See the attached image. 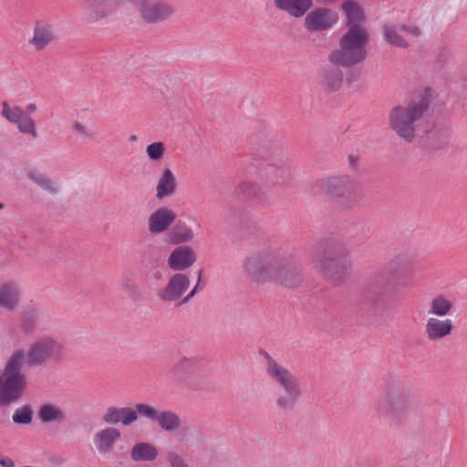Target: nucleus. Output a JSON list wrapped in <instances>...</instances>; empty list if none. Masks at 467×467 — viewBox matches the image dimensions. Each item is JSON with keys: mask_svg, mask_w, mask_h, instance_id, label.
<instances>
[{"mask_svg": "<svg viewBox=\"0 0 467 467\" xmlns=\"http://www.w3.org/2000/svg\"><path fill=\"white\" fill-rule=\"evenodd\" d=\"M137 410L141 416L155 421L161 430L167 432H175L182 427V419L174 411L160 410L144 403L137 404Z\"/></svg>", "mask_w": 467, "mask_h": 467, "instance_id": "nucleus-11", "label": "nucleus"}, {"mask_svg": "<svg viewBox=\"0 0 467 467\" xmlns=\"http://www.w3.org/2000/svg\"><path fill=\"white\" fill-rule=\"evenodd\" d=\"M73 132L84 142H89L95 140L96 134L87 124L75 120L71 125Z\"/></svg>", "mask_w": 467, "mask_h": 467, "instance_id": "nucleus-33", "label": "nucleus"}, {"mask_svg": "<svg viewBox=\"0 0 467 467\" xmlns=\"http://www.w3.org/2000/svg\"><path fill=\"white\" fill-rule=\"evenodd\" d=\"M198 288H199V282L196 284V285L193 287V289L179 303V305L187 303L190 299H192L195 296Z\"/></svg>", "mask_w": 467, "mask_h": 467, "instance_id": "nucleus-41", "label": "nucleus"}, {"mask_svg": "<svg viewBox=\"0 0 467 467\" xmlns=\"http://www.w3.org/2000/svg\"><path fill=\"white\" fill-rule=\"evenodd\" d=\"M344 254V251L336 246L326 247L316 254L315 266L320 272H330L343 259Z\"/></svg>", "mask_w": 467, "mask_h": 467, "instance_id": "nucleus-23", "label": "nucleus"}, {"mask_svg": "<svg viewBox=\"0 0 467 467\" xmlns=\"http://www.w3.org/2000/svg\"><path fill=\"white\" fill-rule=\"evenodd\" d=\"M244 273L255 284L275 283L294 286L300 281L296 258L276 247H265L246 256L242 263Z\"/></svg>", "mask_w": 467, "mask_h": 467, "instance_id": "nucleus-1", "label": "nucleus"}, {"mask_svg": "<svg viewBox=\"0 0 467 467\" xmlns=\"http://www.w3.org/2000/svg\"><path fill=\"white\" fill-rule=\"evenodd\" d=\"M0 114L8 123L16 125L19 134L32 140L38 138L36 121L21 107L11 105L8 101L4 100L1 102Z\"/></svg>", "mask_w": 467, "mask_h": 467, "instance_id": "nucleus-9", "label": "nucleus"}, {"mask_svg": "<svg viewBox=\"0 0 467 467\" xmlns=\"http://www.w3.org/2000/svg\"><path fill=\"white\" fill-rule=\"evenodd\" d=\"M302 396L300 385L279 390L275 403L282 410H292Z\"/></svg>", "mask_w": 467, "mask_h": 467, "instance_id": "nucleus-28", "label": "nucleus"}, {"mask_svg": "<svg viewBox=\"0 0 467 467\" xmlns=\"http://www.w3.org/2000/svg\"><path fill=\"white\" fill-rule=\"evenodd\" d=\"M197 261L194 249L189 245H178L173 248L167 257V266L170 270L182 273L191 268Z\"/></svg>", "mask_w": 467, "mask_h": 467, "instance_id": "nucleus-17", "label": "nucleus"}, {"mask_svg": "<svg viewBox=\"0 0 467 467\" xmlns=\"http://www.w3.org/2000/svg\"><path fill=\"white\" fill-rule=\"evenodd\" d=\"M38 107L36 103H28L26 106V111L27 113H34L37 110Z\"/></svg>", "mask_w": 467, "mask_h": 467, "instance_id": "nucleus-44", "label": "nucleus"}, {"mask_svg": "<svg viewBox=\"0 0 467 467\" xmlns=\"http://www.w3.org/2000/svg\"><path fill=\"white\" fill-rule=\"evenodd\" d=\"M256 185L252 181L241 182L234 190V194L238 197L252 198L256 195Z\"/></svg>", "mask_w": 467, "mask_h": 467, "instance_id": "nucleus-35", "label": "nucleus"}, {"mask_svg": "<svg viewBox=\"0 0 467 467\" xmlns=\"http://www.w3.org/2000/svg\"><path fill=\"white\" fill-rule=\"evenodd\" d=\"M368 41V33L366 27L348 28L339 40V48L328 54L329 63L348 67L362 62L367 57Z\"/></svg>", "mask_w": 467, "mask_h": 467, "instance_id": "nucleus-3", "label": "nucleus"}, {"mask_svg": "<svg viewBox=\"0 0 467 467\" xmlns=\"http://www.w3.org/2000/svg\"><path fill=\"white\" fill-rule=\"evenodd\" d=\"M200 364L196 358L182 357L178 359L171 371L174 382L182 389L197 388L196 374Z\"/></svg>", "mask_w": 467, "mask_h": 467, "instance_id": "nucleus-12", "label": "nucleus"}, {"mask_svg": "<svg viewBox=\"0 0 467 467\" xmlns=\"http://www.w3.org/2000/svg\"><path fill=\"white\" fill-rule=\"evenodd\" d=\"M137 140L136 136L130 137V140Z\"/></svg>", "mask_w": 467, "mask_h": 467, "instance_id": "nucleus-46", "label": "nucleus"}, {"mask_svg": "<svg viewBox=\"0 0 467 467\" xmlns=\"http://www.w3.org/2000/svg\"><path fill=\"white\" fill-rule=\"evenodd\" d=\"M82 19L87 23L97 22L109 16L115 7V0H78Z\"/></svg>", "mask_w": 467, "mask_h": 467, "instance_id": "nucleus-15", "label": "nucleus"}, {"mask_svg": "<svg viewBox=\"0 0 467 467\" xmlns=\"http://www.w3.org/2000/svg\"><path fill=\"white\" fill-rule=\"evenodd\" d=\"M202 439V431L195 426L190 425L181 430L178 441L184 444H189L194 441H199Z\"/></svg>", "mask_w": 467, "mask_h": 467, "instance_id": "nucleus-34", "label": "nucleus"}, {"mask_svg": "<svg viewBox=\"0 0 467 467\" xmlns=\"http://www.w3.org/2000/svg\"><path fill=\"white\" fill-rule=\"evenodd\" d=\"M265 373L279 390L300 385L296 376L285 366L266 355Z\"/></svg>", "mask_w": 467, "mask_h": 467, "instance_id": "nucleus-14", "label": "nucleus"}, {"mask_svg": "<svg viewBox=\"0 0 467 467\" xmlns=\"http://www.w3.org/2000/svg\"><path fill=\"white\" fill-rule=\"evenodd\" d=\"M176 213L167 207L161 206L153 211L148 217V231L151 234H160L166 232L176 221Z\"/></svg>", "mask_w": 467, "mask_h": 467, "instance_id": "nucleus-19", "label": "nucleus"}, {"mask_svg": "<svg viewBox=\"0 0 467 467\" xmlns=\"http://www.w3.org/2000/svg\"><path fill=\"white\" fill-rule=\"evenodd\" d=\"M316 187L325 194L335 204L348 207L351 204L355 192L354 183L348 177L333 176L318 180Z\"/></svg>", "mask_w": 467, "mask_h": 467, "instance_id": "nucleus-7", "label": "nucleus"}, {"mask_svg": "<svg viewBox=\"0 0 467 467\" xmlns=\"http://www.w3.org/2000/svg\"><path fill=\"white\" fill-rule=\"evenodd\" d=\"M455 310L453 297L447 294H437L433 296L428 304L429 317L448 318Z\"/></svg>", "mask_w": 467, "mask_h": 467, "instance_id": "nucleus-24", "label": "nucleus"}, {"mask_svg": "<svg viewBox=\"0 0 467 467\" xmlns=\"http://www.w3.org/2000/svg\"><path fill=\"white\" fill-rule=\"evenodd\" d=\"M62 354L61 344L49 336L35 339L28 347L26 357L28 364L42 366L52 359L58 358Z\"/></svg>", "mask_w": 467, "mask_h": 467, "instance_id": "nucleus-8", "label": "nucleus"}, {"mask_svg": "<svg viewBox=\"0 0 467 467\" xmlns=\"http://www.w3.org/2000/svg\"><path fill=\"white\" fill-rule=\"evenodd\" d=\"M349 161L354 163L355 162V159L353 157H349Z\"/></svg>", "mask_w": 467, "mask_h": 467, "instance_id": "nucleus-45", "label": "nucleus"}, {"mask_svg": "<svg viewBox=\"0 0 467 467\" xmlns=\"http://www.w3.org/2000/svg\"><path fill=\"white\" fill-rule=\"evenodd\" d=\"M190 277L183 273H174L171 275L166 285L159 290L158 298L165 303H179L182 301V296L190 287Z\"/></svg>", "mask_w": 467, "mask_h": 467, "instance_id": "nucleus-13", "label": "nucleus"}, {"mask_svg": "<svg viewBox=\"0 0 467 467\" xmlns=\"http://www.w3.org/2000/svg\"><path fill=\"white\" fill-rule=\"evenodd\" d=\"M341 10L344 16L348 28L353 26L365 27L362 23L366 20V16L361 5L356 0H345L341 4Z\"/></svg>", "mask_w": 467, "mask_h": 467, "instance_id": "nucleus-26", "label": "nucleus"}, {"mask_svg": "<svg viewBox=\"0 0 467 467\" xmlns=\"http://www.w3.org/2000/svg\"><path fill=\"white\" fill-rule=\"evenodd\" d=\"M33 419V410L30 406H23L15 410L12 420L16 424H29Z\"/></svg>", "mask_w": 467, "mask_h": 467, "instance_id": "nucleus-36", "label": "nucleus"}, {"mask_svg": "<svg viewBox=\"0 0 467 467\" xmlns=\"http://www.w3.org/2000/svg\"><path fill=\"white\" fill-rule=\"evenodd\" d=\"M382 34L385 42L390 47L406 49L412 40L422 36V28L409 17L384 24Z\"/></svg>", "mask_w": 467, "mask_h": 467, "instance_id": "nucleus-6", "label": "nucleus"}, {"mask_svg": "<svg viewBox=\"0 0 467 467\" xmlns=\"http://www.w3.org/2000/svg\"><path fill=\"white\" fill-rule=\"evenodd\" d=\"M121 438V431L116 427L108 426L97 431L92 438L95 451L99 456L111 454Z\"/></svg>", "mask_w": 467, "mask_h": 467, "instance_id": "nucleus-16", "label": "nucleus"}, {"mask_svg": "<svg viewBox=\"0 0 467 467\" xmlns=\"http://www.w3.org/2000/svg\"><path fill=\"white\" fill-rule=\"evenodd\" d=\"M411 403L409 395L396 387H389L379 397L378 410L389 418H400L407 413Z\"/></svg>", "mask_w": 467, "mask_h": 467, "instance_id": "nucleus-10", "label": "nucleus"}, {"mask_svg": "<svg viewBox=\"0 0 467 467\" xmlns=\"http://www.w3.org/2000/svg\"><path fill=\"white\" fill-rule=\"evenodd\" d=\"M22 294L21 287L14 283H5L0 286V307L14 310L17 307Z\"/></svg>", "mask_w": 467, "mask_h": 467, "instance_id": "nucleus-27", "label": "nucleus"}, {"mask_svg": "<svg viewBox=\"0 0 467 467\" xmlns=\"http://www.w3.org/2000/svg\"><path fill=\"white\" fill-rule=\"evenodd\" d=\"M276 9L293 18L304 16V28L309 33L327 32L338 22L337 14L326 6L311 9L312 0H273Z\"/></svg>", "mask_w": 467, "mask_h": 467, "instance_id": "nucleus-2", "label": "nucleus"}, {"mask_svg": "<svg viewBox=\"0 0 467 467\" xmlns=\"http://www.w3.org/2000/svg\"><path fill=\"white\" fill-rule=\"evenodd\" d=\"M157 447L150 442L140 441L130 450V458L134 462H153L158 458Z\"/></svg>", "mask_w": 467, "mask_h": 467, "instance_id": "nucleus-29", "label": "nucleus"}, {"mask_svg": "<svg viewBox=\"0 0 467 467\" xmlns=\"http://www.w3.org/2000/svg\"><path fill=\"white\" fill-rule=\"evenodd\" d=\"M455 329L451 319L429 317L424 324V334L431 342H439L450 337Z\"/></svg>", "mask_w": 467, "mask_h": 467, "instance_id": "nucleus-18", "label": "nucleus"}, {"mask_svg": "<svg viewBox=\"0 0 467 467\" xmlns=\"http://www.w3.org/2000/svg\"><path fill=\"white\" fill-rule=\"evenodd\" d=\"M178 180L174 171L169 167L161 168L155 185V197L163 200L175 194Z\"/></svg>", "mask_w": 467, "mask_h": 467, "instance_id": "nucleus-21", "label": "nucleus"}, {"mask_svg": "<svg viewBox=\"0 0 467 467\" xmlns=\"http://www.w3.org/2000/svg\"><path fill=\"white\" fill-rule=\"evenodd\" d=\"M38 418L44 423L61 422L65 420V413L57 405L45 404L38 410Z\"/></svg>", "mask_w": 467, "mask_h": 467, "instance_id": "nucleus-31", "label": "nucleus"}, {"mask_svg": "<svg viewBox=\"0 0 467 467\" xmlns=\"http://www.w3.org/2000/svg\"><path fill=\"white\" fill-rule=\"evenodd\" d=\"M56 39L54 26L47 21H37L33 29L29 44L36 51H42Z\"/></svg>", "mask_w": 467, "mask_h": 467, "instance_id": "nucleus-22", "label": "nucleus"}, {"mask_svg": "<svg viewBox=\"0 0 467 467\" xmlns=\"http://www.w3.org/2000/svg\"><path fill=\"white\" fill-rule=\"evenodd\" d=\"M0 465L2 467H15V462L10 458L0 459Z\"/></svg>", "mask_w": 467, "mask_h": 467, "instance_id": "nucleus-43", "label": "nucleus"}, {"mask_svg": "<svg viewBox=\"0 0 467 467\" xmlns=\"http://www.w3.org/2000/svg\"><path fill=\"white\" fill-rule=\"evenodd\" d=\"M27 179L49 195H57L60 192V184L36 167L28 166L26 169Z\"/></svg>", "mask_w": 467, "mask_h": 467, "instance_id": "nucleus-25", "label": "nucleus"}, {"mask_svg": "<svg viewBox=\"0 0 467 467\" xmlns=\"http://www.w3.org/2000/svg\"><path fill=\"white\" fill-rule=\"evenodd\" d=\"M359 77V73L357 71H350L347 77V82L348 85H352L356 80H358Z\"/></svg>", "mask_w": 467, "mask_h": 467, "instance_id": "nucleus-42", "label": "nucleus"}, {"mask_svg": "<svg viewBox=\"0 0 467 467\" xmlns=\"http://www.w3.org/2000/svg\"><path fill=\"white\" fill-rule=\"evenodd\" d=\"M339 65H324L318 69V83L326 92H334L340 88L343 84V72Z\"/></svg>", "mask_w": 467, "mask_h": 467, "instance_id": "nucleus-20", "label": "nucleus"}, {"mask_svg": "<svg viewBox=\"0 0 467 467\" xmlns=\"http://www.w3.org/2000/svg\"><path fill=\"white\" fill-rule=\"evenodd\" d=\"M122 408L109 407L104 412L102 419L103 420L110 425H116L121 421Z\"/></svg>", "mask_w": 467, "mask_h": 467, "instance_id": "nucleus-38", "label": "nucleus"}, {"mask_svg": "<svg viewBox=\"0 0 467 467\" xmlns=\"http://www.w3.org/2000/svg\"><path fill=\"white\" fill-rule=\"evenodd\" d=\"M124 292L133 300H141L142 292L139 285L133 282H124L122 284Z\"/></svg>", "mask_w": 467, "mask_h": 467, "instance_id": "nucleus-39", "label": "nucleus"}, {"mask_svg": "<svg viewBox=\"0 0 467 467\" xmlns=\"http://www.w3.org/2000/svg\"><path fill=\"white\" fill-rule=\"evenodd\" d=\"M423 100L412 102L406 107L395 108L389 115V126L394 132L407 142H411L416 136V122L427 109Z\"/></svg>", "mask_w": 467, "mask_h": 467, "instance_id": "nucleus-5", "label": "nucleus"}, {"mask_svg": "<svg viewBox=\"0 0 467 467\" xmlns=\"http://www.w3.org/2000/svg\"><path fill=\"white\" fill-rule=\"evenodd\" d=\"M166 145L162 141H154L145 148V154L151 162H161L166 154Z\"/></svg>", "mask_w": 467, "mask_h": 467, "instance_id": "nucleus-32", "label": "nucleus"}, {"mask_svg": "<svg viewBox=\"0 0 467 467\" xmlns=\"http://www.w3.org/2000/svg\"><path fill=\"white\" fill-rule=\"evenodd\" d=\"M193 230L185 223L176 224L170 234V244H180L190 243L194 239Z\"/></svg>", "mask_w": 467, "mask_h": 467, "instance_id": "nucleus-30", "label": "nucleus"}, {"mask_svg": "<svg viewBox=\"0 0 467 467\" xmlns=\"http://www.w3.org/2000/svg\"><path fill=\"white\" fill-rule=\"evenodd\" d=\"M140 412L137 410V408L131 409L129 407H122V412H121V421L120 423L123 426H130L132 423H134L138 420V414Z\"/></svg>", "mask_w": 467, "mask_h": 467, "instance_id": "nucleus-40", "label": "nucleus"}, {"mask_svg": "<svg viewBox=\"0 0 467 467\" xmlns=\"http://www.w3.org/2000/svg\"><path fill=\"white\" fill-rule=\"evenodd\" d=\"M167 467H191L188 461L178 451H169L166 453Z\"/></svg>", "mask_w": 467, "mask_h": 467, "instance_id": "nucleus-37", "label": "nucleus"}, {"mask_svg": "<svg viewBox=\"0 0 467 467\" xmlns=\"http://www.w3.org/2000/svg\"><path fill=\"white\" fill-rule=\"evenodd\" d=\"M24 358L23 351L14 352L0 375V406L16 402L26 389V376L22 371Z\"/></svg>", "mask_w": 467, "mask_h": 467, "instance_id": "nucleus-4", "label": "nucleus"}]
</instances>
